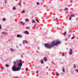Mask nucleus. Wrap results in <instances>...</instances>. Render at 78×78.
I'll return each instance as SVG.
<instances>
[{"instance_id":"nucleus-37","label":"nucleus","mask_w":78,"mask_h":78,"mask_svg":"<svg viewBox=\"0 0 78 78\" xmlns=\"http://www.w3.org/2000/svg\"><path fill=\"white\" fill-rule=\"evenodd\" d=\"M36 20L37 22V21H38V20H37V19H36V20Z\"/></svg>"},{"instance_id":"nucleus-1","label":"nucleus","mask_w":78,"mask_h":78,"mask_svg":"<svg viewBox=\"0 0 78 78\" xmlns=\"http://www.w3.org/2000/svg\"><path fill=\"white\" fill-rule=\"evenodd\" d=\"M22 66V62L21 60H18L17 61V66H13L12 67L13 71H19L21 69V67Z\"/></svg>"},{"instance_id":"nucleus-41","label":"nucleus","mask_w":78,"mask_h":78,"mask_svg":"<svg viewBox=\"0 0 78 78\" xmlns=\"http://www.w3.org/2000/svg\"><path fill=\"white\" fill-rule=\"evenodd\" d=\"M78 20V18H77L76 19V20Z\"/></svg>"},{"instance_id":"nucleus-43","label":"nucleus","mask_w":78,"mask_h":78,"mask_svg":"<svg viewBox=\"0 0 78 78\" xmlns=\"http://www.w3.org/2000/svg\"><path fill=\"white\" fill-rule=\"evenodd\" d=\"M53 73H52V74H53Z\"/></svg>"},{"instance_id":"nucleus-3","label":"nucleus","mask_w":78,"mask_h":78,"mask_svg":"<svg viewBox=\"0 0 78 78\" xmlns=\"http://www.w3.org/2000/svg\"><path fill=\"white\" fill-rule=\"evenodd\" d=\"M24 33L26 34H29V32L27 31H24Z\"/></svg>"},{"instance_id":"nucleus-6","label":"nucleus","mask_w":78,"mask_h":78,"mask_svg":"<svg viewBox=\"0 0 78 78\" xmlns=\"http://www.w3.org/2000/svg\"><path fill=\"white\" fill-rule=\"evenodd\" d=\"M2 34H3V35H6L7 34V33L5 32H2Z\"/></svg>"},{"instance_id":"nucleus-18","label":"nucleus","mask_w":78,"mask_h":78,"mask_svg":"<svg viewBox=\"0 0 78 78\" xmlns=\"http://www.w3.org/2000/svg\"><path fill=\"white\" fill-rule=\"evenodd\" d=\"M5 67H9V66L8 65H5Z\"/></svg>"},{"instance_id":"nucleus-27","label":"nucleus","mask_w":78,"mask_h":78,"mask_svg":"<svg viewBox=\"0 0 78 78\" xmlns=\"http://www.w3.org/2000/svg\"><path fill=\"white\" fill-rule=\"evenodd\" d=\"M25 21L26 22H28V19H26L25 20Z\"/></svg>"},{"instance_id":"nucleus-14","label":"nucleus","mask_w":78,"mask_h":78,"mask_svg":"<svg viewBox=\"0 0 78 78\" xmlns=\"http://www.w3.org/2000/svg\"><path fill=\"white\" fill-rule=\"evenodd\" d=\"M32 22L33 23H35V21L33 20H32Z\"/></svg>"},{"instance_id":"nucleus-29","label":"nucleus","mask_w":78,"mask_h":78,"mask_svg":"<svg viewBox=\"0 0 78 78\" xmlns=\"http://www.w3.org/2000/svg\"><path fill=\"white\" fill-rule=\"evenodd\" d=\"M2 30V26L0 25V30Z\"/></svg>"},{"instance_id":"nucleus-32","label":"nucleus","mask_w":78,"mask_h":78,"mask_svg":"<svg viewBox=\"0 0 78 78\" xmlns=\"http://www.w3.org/2000/svg\"><path fill=\"white\" fill-rule=\"evenodd\" d=\"M75 37H73L71 38V39H73Z\"/></svg>"},{"instance_id":"nucleus-15","label":"nucleus","mask_w":78,"mask_h":78,"mask_svg":"<svg viewBox=\"0 0 78 78\" xmlns=\"http://www.w3.org/2000/svg\"><path fill=\"white\" fill-rule=\"evenodd\" d=\"M17 62V61H14L13 62V64L15 65V64H16V62Z\"/></svg>"},{"instance_id":"nucleus-20","label":"nucleus","mask_w":78,"mask_h":78,"mask_svg":"<svg viewBox=\"0 0 78 78\" xmlns=\"http://www.w3.org/2000/svg\"><path fill=\"white\" fill-rule=\"evenodd\" d=\"M18 5L19 6H20L21 5V3L20 2H19V3H18Z\"/></svg>"},{"instance_id":"nucleus-22","label":"nucleus","mask_w":78,"mask_h":78,"mask_svg":"<svg viewBox=\"0 0 78 78\" xmlns=\"http://www.w3.org/2000/svg\"><path fill=\"white\" fill-rule=\"evenodd\" d=\"M62 72H64V73L65 72V70H64V69L63 68V69H62Z\"/></svg>"},{"instance_id":"nucleus-12","label":"nucleus","mask_w":78,"mask_h":78,"mask_svg":"<svg viewBox=\"0 0 78 78\" xmlns=\"http://www.w3.org/2000/svg\"><path fill=\"white\" fill-rule=\"evenodd\" d=\"M73 68H74V69H75V68H76V65H75V64H74V66H73Z\"/></svg>"},{"instance_id":"nucleus-26","label":"nucleus","mask_w":78,"mask_h":78,"mask_svg":"<svg viewBox=\"0 0 78 78\" xmlns=\"http://www.w3.org/2000/svg\"><path fill=\"white\" fill-rule=\"evenodd\" d=\"M16 9V7H13V10H15Z\"/></svg>"},{"instance_id":"nucleus-44","label":"nucleus","mask_w":78,"mask_h":78,"mask_svg":"<svg viewBox=\"0 0 78 78\" xmlns=\"http://www.w3.org/2000/svg\"><path fill=\"white\" fill-rule=\"evenodd\" d=\"M39 48V47H37V48Z\"/></svg>"},{"instance_id":"nucleus-5","label":"nucleus","mask_w":78,"mask_h":78,"mask_svg":"<svg viewBox=\"0 0 78 78\" xmlns=\"http://www.w3.org/2000/svg\"><path fill=\"white\" fill-rule=\"evenodd\" d=\"M17 37H19L20 38L22 37V36L20 35H17Z\"/></svg>"},{"instance_id":"nucleus-34","label":"nucleus","mask_w":78,"mask_h":78,"mask_svg":"<svg viewBox=\"0 0 78 78\" xmlns=\"http://www.w3.org/2000/svg\"><path fill=\"white\" fill-rule=\"evenodd\" d=\"M39 73V71H37V73Z\"/></svg>"},{"instance_id":"nucleus-33","label":"nucleus","mask_w":78,"mask_h":78,"mask_svg":"<svg viewBox=\"0 0 78 78\" xmlns=\"http://www.w3.org/2000/svg\"><path fill=\"white\" fill-rule=\"evenodd\" d=\"M71 19H72V17H69V20H71Z\"/></svg>"},{"instance_id":"nucleus-25","label":"nucleus","mask_w":78,"mask_h":78,"mask_svg":"<svg viewBox=\"0 0 78 78\" xmlns=\"http://www.w3.org/2000/svg\"><path fill=\"white\" fill-rule=\"evenodd\" d=\"M37 5H39V2H37Z\"/></svg>"},{"instance_id":"nucleus-45","label":"nucleus","mask_w":78,"mask_h":78,"mask_svg":"<svg viewBox=\"0 0 78 78\" xmlns=\"http://www.w3.org/2000/svg\"><path fill=\"white\" fill-rule=\"evenodd\" d=\"M78 27L77 29H78V27Z\"/></svg>"},{"instance_id":"nucleus-24","label":"nucleus","mask_w":78,"mask_h":78,"mask_svg":"<svg viewBox=\"0 0 78 78\" xmlns=\"http://www.w3.org/2000/svg\"><path fill=\"white\" fill-rule=\"evenodd\" d=\"M65 55L64 53V52L62 53V56H64Z\"/></svg>"},{"instance_id":"nucleus-17","label":"nucleus","mask_w":78,"mask_h":78,"mask_svg":"<svg viewBox=\"0 0 78 78\" xmlns=\"http://www.w3.org/2000/svg\"><path fill=\"white\" fill-rule=\"evenodd\" d=\"M55 73H56V74L57 75H59V74L58 73H57V72H55Z\"/></svg>"},{"instance_id":"nucleus-31","label":"nucleus","mask_w":78,"mask_h":78,"mask_svg":"<svg viewBox=\"0 0 78 78\" xmlns=\"http://www.w3.org/2000/svg\"><path fill=\"white\" fill-rule=\"evenodd\" d=\"M22 13H24V12H25V11L24 10H23L22 12Z\"/></svg>"},{"instance_id":"nucleus-11","label":"nucleus","mask_w":78,"mask_h":78,"mask_svg":"<svg viewBox=\"0 0 78 78\" xmlns=\"http://www.w3.org/2000/svg\"><path fill=\"white\" fill-rule=\"evenodd\" d=\"M41 64H43L44 63V60H43L41 59Z\"/></svg>"},{"instance_id":"nucleus-39","label":"nucleus","mask_w":78,"mask_h":78,"mask_svg":"<svg viewBox=\"0 0 78 78\" xmlns=\"http://www.w3.org/2000/svg\"><path fill=\"white\" fill-rule=\"evenodd\" d=\"M37 22L38 23H39V21L38 20Z\"/></svg>"},{"instance_id":"nucleus-2","label":"nucleus","mask_w":78,"mask_h":78,"mask_svg":"<svg viewBox=\"0 0 78 78\" xmlns=\"http://www.w3.org/2000/svg\"><path fill=\"white\" fill-rule=\"evenodd\" d=\"M61 42L60 41L56 42L54 41L51 42V44L47 43L45 44L44 46L46 48H49V49H50L51 47L56 46L58 44H59Z\"/></svg>"},{"instance_id":"nucleus-35","label":"nucleus","mask_w":78,"mask_h":78,"mask_svg":"<svg viewBox=\"0 0 78 78\" xmlns=\"http://www.w3.org/2000/svg\"><path fill=\"white\" fill-rule=\"evenodd\" d=\"M26 29H28V28H29L28 27H26Z\"/></svg>"},{"instance_id":"nucleus-13","label":"nucleus","mask_w":78,"mask_h":78,"mask_svg":"<svg viewBox=\"0 0 78 78\" xmlns=\"http://www.w3.org/2000/svg\"><path fill=\"white\" fill-rule=\"evenodd\" d=\"M3 20L4 21V22H5V21H6V19L5 18H3Z\"/></svg>"},{"instance_id":"nucleus-28","label":"nucleus","mask_w":78,"mask_h":78,"mask_svg":"<svg viewBox=\"0 0 78 78\" xmlns=\"http://www.w3.org/2000/svg\"><path fill=\"white\" fill-rule=\"evenodd\" d=\"M28 69L27 68H26V71H28Z\"/></svg>"},{"instance_id":"nucleus-40","label":"nucleus","mask_w":78,"mask_h":78,"mask_svg":"<svg viewBox=\"0 0 78 78\" xmlns=\"http://www.w3.org/2000/svg\"><path fill=\"white\" fill-rule=\"evenodd\" d=\"M56 21H57V20H58V18H56Z\"/></svg>"},{"instance_id":"nucleus-8","label":"nucleus","mask_w":78,"mask_h":78,"mask_svg":"<svg viewBox=\"0 0 78 78\" xmlns=\"http://www.w3.org/2000/svg\"><path fill=\"white\" fill-rule=\"evenodd\" d=\"M20 24H21L22 25H25V23L22 22H20Z\"/></svg>"},{"instance_id":"nucleus-4","label":"nucleus","mask_w":78,"mask_h":78,"mask_svg":"<svg viewBox=\"0 0 78 78\" xmlns=\"http://www.w3.org/2000/svg\"><path fill=\"white\" fill-rule=\"evenodd\" d=\"M69 54L70 55H72V49H70V52H69Z\"/></svg>"},{"instance_id":"nucleus-7","label":"nucleus","mask_w":78,"mask_h":78,"mask_svg":"<svg viewBox=\"0 0 78 78\" xmlns=\"http://www.w3.org/2000/svg\"><path fill=\"white\" fill-rule=\"evenodd\" d=\"M22 42L23 44H25V43H27V41L26 40H24Z\"/></svg>"},{"instance_id":"nucleus-42","label":"nucleus","mask_w":78,"mask_h":78,"mask_svg":"<svg viewBox=\"0 0 78 78\" xmlns=\"http://www.w3.org/2000/svg\"><path fill=\"white\" fill-rule=\"evenodd\" d=\"M34 26L35 27H36V25H34Z\"/></svg>"},{"instance_id":"nucleus-36","label":"nucleus","mask_w":78,"mask_h":78,"mask_svg":"<svg viewBox=\"0 0 78 78\" xmlns=\"http://www.w3.org/2000/svg\"><path fill=\"white\" fill-rule=\"evenodd\" d=\"M70 3H72V0L70 1Z\"/></svg>"},{"instance_id":"nucleus-10","label":"nucleus","mask_w":78,"mask_h":78,"mask_svg":"<svg viewBox=\"0 0 78 78\" xmlns=\"http://www.w3.org/2000/svg\"><path fill=\"white\" fill-rule=\"evenodd\" d=\"M44 61L45 62H46L47 61V58L44 57Z\"/></svg>"},{"instance_id":"nucleus-19","label":"nucleus","mask_w":78,"mask_h":78,"mask_svg":"<svg viewBox=\"0 0 78 78\" xmlns=\"http://www.w3.org/2000/svg\"><path fill=\"white\" fill-rule=\"evenodd\" d=\"M75 71L76 72H78V69H76L75 70Z\"/></svg>"},{"instance_id":"nucleus-21","label":"nucleus","mask_w":78,"mask_h":78,"mask_svg":"<svg viewBox=\"0 0 78 78\" xmlns=\"http://www.w3.org/2000/svg\"><path fill=\"white\" fill-rule=\"evenodd\" d=\"M71 16L72 17H74V15L72 14V15H71Z\"/></svg>"},{"instance_id":"nucleus-16","label":"nucleus","mask_w":78,"mask_h":78,"mask_svg":"<svg viewBox=\"0 0 78 78\" xmlns=\"http://www.w3.org/2000/svg\"><path fill=\"white\" fill-rule=\"evenodd\" d=\"M67 10H68V8H65V11H67Z\"/></svg>"},{"instance_id":"nucleus-30","label":"nucleus","mask_w":78,"mask_h":78,"mask_svg":"<svg viewBox=\"0 0 78 78\" xmlns=\"http://www.w3.org/2000/svg\"><path fill=\"white\" fill-rule=\"evenodd\" d=\"M66 32H65V33H64V36H66Z\"/></svg>"},{"instance_id":"nucleus-38","label":"nucleus","mask_w":78,"mask_h":78,"mask_svg":"<svg viewBox=\"0 0 78 78\" xmlns=\"http://www.w3.org/2000/svg\"><path fill=\"white\" fill-rule=\"evenodd\" d=\"M1 69H3V67H1Z\"/></svg>"},{"instance_id":"nucleus-23","label":"nucleus","mask_w":78,"mask_h":78,"mask_svg":"<svg viewBox=\"0 0 78 78\" xmlns=\"http://www.w3.org/2000/svg\"><path fill=\"white\" fill-rule=\"evenodd\" d=\"M5 4H6V3L7 2V0H5Z\"/></svg>"},{"instance_id":"nucleus-9","label":"nucleus","mask_w":78,"mask_h":78,"mask_svg":"<svg viewBox=\"0 0 78 78\" xmlns=\"http://www.w3.org/2000/svg\"><path fill=\"white\" fill-rule=\"evenodd\" d=\"M10 50L11 51H12V52H13V51H14V49H13L12 48H11L10 49Z\"/></svg>"}]
</instances>
